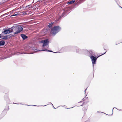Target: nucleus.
Wrapping results in <instances>:
<instances>
[{"mask_svg":"<svg viewBox=\"0 0 122 122\" xmlns=\"http://www.w3.org/2000/svg\"><path fill=\"white\" fill-rule=\"evenodd\" d=\"M12 28V31L13 35L20 33L23 30V28L21 25H15L13 26Z\"/></svg>","mask_w":122,"mask_h":122,"instance_id":"f257e3e1","label":"nucleus"},{"mask_svg":"<svg viewBox=\"0 0 122 122\" xmlns=\"http://www.w3.org/2000/svg\"><path fill=\"white\" fill-rule=\"evenodd\" d=\"M60 29L61 28L59 26H55L51 30V34L52 36H54L59 31Z\"/></svg>","mask_w":122,"mask_h":122,"instance_id":"f03ea898","label":"nucleus"},{"mask_svg":"<svg viewBox=\"0 0 122 122\" xmlns=\"http://www.w3.org/2000/svg\"><path fill=\"white\" fill-rule=\"evenodd\" d=\"M12 30L11 28L8 29H5L3 30L2 32L3 33V35H4L5 34H8L12 32Z\"/></svg>","mask_w":122,"mask_h":122,"instance_id":"7ed1b4c3","label":"nucleus"},{"mask_svg":"<svg viewBox=\"0 0 122 122\" xmlns=\"http://www.w3.org/2000/svg\"><path fill=\"white\" fill-rule=\"evenodd\" d=\"M119 107H117L118 108H117L116 107H113V108L112 110V114H111V115L107 114H106L104 112H100V111H97V112H101V113H104V114H106V115H109V116H111L113 114V110H119V111L122 110V108H121V109H120L119 108Z\"/></svg>","mask_w":122,"mask_h":122,"instance_id":"20e7f679","label":"nucleus"},{"mask_svg":"<svg viewBox=\"0 0 122 122\" xmlns=\"http://www.w3.org/2000/svg\"><path fill=\"white\" fill-rule=\"evenodd\" d=\"M98 57H97V58H96L95 57L93 56H90V58L92 60V62L93 64L94 65Z\"/></svg>","mask_w":122,"mask_h":122,"instance_id":"39448f33","label":"nucleus"},{"mask_svg":"<svg viewBox=\"0 0 122 122\" xmlns=\"http://www.w3.org/2000/svg\"><path fill=\"white\" fill-rule=\"evenodd\" d=\"M0 38L6 40L7 39L8 37L7 36L3 35V33L2 32L1 34H0Z\"/></svg>","mask_w":122,"mask_h":122,"instance_id":"423d86ee","label":"nucleus"},{"mask_svg":"<svg viewBox=\"0 0 122 122\" xmlns=\"http://www.w3.org/2000/svg\"><path fill=\"white\" fill-rule=\"evenodd\" d=\"M49 41L48 40H46L43 41V46H46L48 43Z\"/></svg>","mask_w":122,"mask_h":122,"instance_id":"0eeeda50","label":"nucleus"},{"mask_svg":"<svg viewBox=\"0 0 122 122\" xmlns=\"http://www.w3.org/2000/svg\"><path fill=\"white\" fill-rule=\"evenodd\" d=\"M21 36L24 39H26L27 37V36H26L24 34H21Z\"/></svg>","mask_w":122,"mask_h":122,"instance_id":"6e6552de","label":"nucleus"},{"mask_svg":"<svg viewBox=\"0 0 122 122\" xmlns=\"http://www.w3.org/2000/svg\"><path fill=\"white\" fill-rule=\"evenodd\" d=\"M75 0H73L70 2H68L67 3L68 4H72L74 3L75 2Z\"/></svg>","mask_w":122,"mask_h":122,"instance_id":"1a4fd4ad","label":"nucleus"},{"mask_svg":"<svg viewBox=\"0 0 122 122\" xmlns=\"http://www.w3.org/2000/svg\"><path fill=\"white\" fill-rule=\"evenodd\" d=\"M5 44V42L3 41H0V45L2 46L3 45Z\"/></svg>","mask_w":122,"mask_h":122,"instance_id":"9d476101","label":"nucleus"},{"mask_svg":"<svg viewBox=\"0 0 122 122\" xmlns=\"http://www.w3.org/2000/svg\"><path fill=\"white\" fill-rule=\"evenodd\" d=\"M87 109V107H83L82 108V110L85 111Z\"/></svg>","mask_w":122,"mask_h":122,"instance_id":"9b49d317","label":"nucleus"},{"mask_svg":"<svg viewBox=\"0 0 122 122\" xmlns=\"http://www.w3.org/2000/svg\"><path fill=\"white\" fill-rule=\"evenodd\" d=\"M19 15L18 13L16 14H15L14 15H11V16H18Z\"/></svg>","mask_w":122,"mask_h":122,"instance_id":"f8f14e48","label":"nucleus"},{"mask_svg":"<svg viewBox=\"0 0 122 122\" xmlns=\"http://www.w3.org/2000/svg\"><path fill=\"white\" fill-rule=\"evenodd\" d=\"M19 15L18 13L16 14H15L14 15H11V16H18Z\"/></svg>","mask_w":122,"mask_h":122,"instance_id":"ddd939ff","label":"nucleus"},{"mask_svg":"<svg viewBox=\"0 0 122 122\" xmlns=\"http://www.w3.org/2000/svg\"><path fill=\"white\" fill-rule=\"evenodd\" d=\"M53 23H50L49 24V27H51V26L52 25V24Z\"/></svg>","mask_w":122,"mask_h":122,"instance_id":"4468645a","label":"nucleus"},{"mask_svg":"<svg viewBox=\"0 0 122 122\" xmlns=\"http://www.w3.org/2000/svg\"><path fill=\"white\" fill-rule=\"evenodd\" d=\"M41 51H50V52H51V51H50L46 49H45V50H41Z\"/></svg>","mask_w":122,"mask_h":122,"instance_id":"2eb2a0df","label":"nucleus"},{"mask_svg":"<svg viewBox=\"0 0 122 122\" xmlns=\"http://www.w3.org/2000/svg\"><path fill=\"white\" fill-rule=\"evenodd\" d=\"M22 13L24 14H26V12L23 11L22 12Z\"/></svg>","mask_w":122,"mask_h":122,"instance_id":"dca6fc26","label":"nucleus"},{"mask_svg":"<svg viewBox=\"0 0 122 122\" xmlns=\"http://www.w3.org/2000/svg\"><path fill=\"white\" fill-rule=\"evenodd\" d=\"M6 107V109L5 110H6V109H7V110L8 111L9 109V107Z\"/></svg>","mask_w":122,"mask_h":122,"instance_id":"f3484780","label":"nucleus"},{"mask_svg":"<svg viewBox=\"0 0 122 122\" xmlns=\"http://www.w3.org/2000/svg\"><path fill=\"white\" fill-rule=\"evenodd\" d=\"M73 107H71L70 108H66V109H70V108H73Z\"/></svg>","mask_w":122,"mask_h":122,"instance_id":"a211bd4d","label":"nucleus"},{"mask_svg":"<svg viewBox=\"0 0 122 122\" xmlns=\"http://www.w3.org/2000/svg\"><path fill=\"white\" fill-rule=\"evenodd\" d=\"M30 6V5H28V6H26V7H28V6Z\"/></svg>","mask_w":122,"mask_h":122,"instance_id":"6ab92c4d","label":"nucleus"},{"mask_svg":"<svg viewBox=\"0 0 122 122\" xmlns=\"http://www.w3.org/2000/svg\"><path fill=\"white\" fill-rule=\"evenodd\" d=\"M57 107H57V108H55V107H53L54 108V109H56L57 108Z\"/></svg>","mask_w":122,"mask_h":122,"instance_id":"aec40b11","label":"nucleus"},{"mask_svg":"<svg viewBox=\"0 0 122 122\" xmlns=\"http://www.w3.org/2000/svg\"><path fill=\"white\" fill-rule=\"evenodd\" d=\"M5 110L4 109V111H3V112H4L5 111Z\"/></svg>","mask_w":122,"mask_h":122,"instance_id":"412c9836","label":"nucleus"},{"mask_svg":"<svg viewBox=\"0 0 122 122\" xmlns=\"http://www.w3.org/2000/svg\"><path fill=\"white\" fill-rule=\"evenodd\" d=\"M51 105H52V104H51Z\"/></svg>","mask_w":122,"mask_h":122,"instance_id":"4be33fe9","label":"nucleus"},{"mask_svg":"<svg viewBox=\"0 0 122 122\" xmlns=\"http://www.w3.org/2000/svg\"><path fill=\"white\" fill-rule=\"evenodd\" d=\"M86 91V90H85V91Z\"/></svg>","mask_w":122,"mask_h":122,"instance_id":"5701e85b","label":"nucleus"},{"mask_svg":"<svg viewBox=\"0 0 122 122\" xmlns=\"http://www.w3.org/2000/svg\"><path fill=\"white\" fill-rule=\"evenodd\" d=\"M1 118H0V119H1Z\"/></svg>","mask_w":122,"mask_h":122,"instance_id":"b1692460","label":"nucleus"}]
</instances>
